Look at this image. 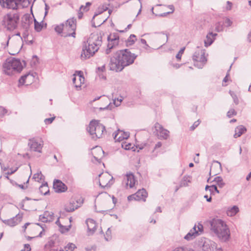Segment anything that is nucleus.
<instances>
[{
	"mask_svg": "<svg viewBox=\"0 0 251 251\" xmlns=\"http://www.w3.org/2000/svg\"><path fill=\"white\" fill-rule=\"evenodd\" d=\"M137 56L128 49L118 50L110 58L109 69L116 72H121L125 67L132 64Z\"/></svg>",
	"mask_w": 251,
	"mask_h": 251,
	"instance_id": "nucleus-1",
	"label": "nucleus"
},
{
	"mask_svg": "<svg viewBox=\"0 0 251 251\" xmlns=\"http://www.w3.org/2000/svg\"><path fill=\"white\" fill-rule=\"evenodd\" d=\"M102 44V36L98 33H92L86 42H84L80 57L85 60L93 56L98 51Z\"/></svg>",
	"mask_w": 251,
	"mask_h": 251,
	"instance_id": "nucleus-2",
	"label": "nucleus"
},
{
	"mask_svg": "<svg viewBox=\"0 0 251 251\" xmlns=\"http://www.w3.org/2000/svg\"><path fill=\"white\" fill-rule=\"evenodd\" d=\"M210 230L222 242L227 241L230 237V231L223 220L214 218L210 221Z\"/></svg>",
	"mask_w": 251,
	"mask_h": 251,
	"instance_id": "nucleus-3",
	"label": "nucleus"
},
{
	"mask_svg": "<svg viewBox=\"0 0 251 251\" xmlns=\"http://www.w3.org/2000/svg\"><path fill=\"white\" fill-rule=\"evenodd\" d=\"M4 73L8 75H11L14 72L20 73L23 69V66L20 59L15 58H7L2 65Z\"/></svg>",
	"mask_w": 251,
	"mask_h": 251,
	"instance_id": "nucleus-4",
	"label": "nucleus"
},
{
	"mask_svg": "<svg viewBox=\"0 0 251 251\" xmlns=\"http://www.w3.org/2000/svg\"><path fill=\"white\" fill-rule=\"evenodd\" d=\"M20 20V14L17 12L7 13L3 18V25L7 30L12 31L16 29Z\"/></svg>",
	"mask_w": 251,
	"mask_h": 251,
	"instance_id": "nucleus-5",
	"label": "nucleus"
},
{
	"mask_svg": "<svg viewBox=\"0 0 251 251\" xmlns=\"http://www.w3.org/2000/svg\"><path fill=\"white\" fill-rule=\"evenodd\" d=\"M87 130L92 136V138L96 140L102 137L103 132L105 131V127L98 121L93 120L90 122Z\"/></svg>",
	"mask_w": 251,
	"mask_h": 251,
	"instance_id": "nucleus-6",
	"label": "nucleus"
},
{
	"mask_svg": "<svg viewBox=\"0 0 251 251\" xmlns=\"http://www.w3.org/2000/svg\"><path fill=\"white\" fill-rule=\"evenodd\" d=\"M192 58L195 66L199 69L202 68L207 61V59L205 57L204 50L199 47H197V50L192 56Z\"/></svg>",
	"mask_w": 251,
	"mask_h": 251,
	"instance_id": "nucleus-7",
	"label": "nucleus"
},
{
	"mask_svg": "<svg viewBox=\"0 0 251 251\" xmlns=\"http://www.w3.org/2000/svg\"><path fill=\"white\" fill-rule=\"evenodd\" d=\"M29 4V0H7L6 7L13 10L17 9L19 5H22L23 7H27Z\"/></svg>",
	"mask_w": 251,
	"mask_h": 251,
	"instance_id": "nucleus-8",
	"label": "nucleus"
},
{
	"mask_svg": "<svg viewBox=\"0 0 251 251\" xmlns=\"http://www.w3.org/2000/svg\"><path fill=\"white\" fill-rule=\"evenodd\" d=\"M154 128L156 132V134L160 138H162L164 139H167L169 137V131L164 128L163 127L160 125L159 123H156L154 125Z\"/></svg>",
	"mask_w": 251,
	"mask_h": 251,
	"instance_id": "nucleus-9",
	"label": "nucleus"
},
{
	"mask_svg": "<svg viewBox=\"0 0 251 251\" xmlns=\"http://www.w3.org/2000/svg\"><path fill=\"white\" fill-rule=\"evenodd\" d=\"M203 251H223L221 248L217 249L215 242L210 240L205 241L202 246Z\"/></svg>",
	"mask_w": 251,
	"mask_h": 251,
	"instance_id": "nucleus-10",
	"label": "nucleus"
},
{
	"mask_svg": "<svg viewBox=\"0 0 251 251\" xmlns=\"http://www.w3.org/2000/svg\"><path fill=\"white\" fill-rule=\"evenodd\" d=\"M53 188L56 193H62L67 190V187L61 180L55 179L53 181Z\"/></svg>",
	"mask_w": 251,
	"mask_h": 251,
	"instance_id": "nucleus-11",
	"label": "nucleus"
},
{
	"mask_svg": "<svg viewBox=\"0 0 251 251\" xmlns=\"http://www.w3.org/2000/svg\"><path fill=\"white\" fill-rule=\"evenodd\" d=\"M83 203V200L79 199L78 201H76V202L74 201H70L69 205L65 206V210L67 212H71L77 209Z\"/></svg>",
	"mask_w": 251,
	"mask_h": 251,
	"instance_id": "nucleus-12",
	"label": "nucleus"
},
{
	"mask_svg": "<svg viewBox=\"0 0 251 251\" xmlns=\"http://www.w3.org/2000/svg\"><path fill=\"white\" fill-rule=\"evenodd\" d=\"M113 135L116 142H121L125 139H127L129 136V133L128 132H124L118 129L113 134Z\"/></svg>",
	"mask_w": 251,
	"mask_h": 251,
	"instance_id": "nucleus-13",
	"label": "nucleus"
},
{
	"mask_svg": "<svg viewBox=\"0 0 251 251\" xmlns=\"http://www.w3.org/2000/svg\"><path fill=\"white\" fill-rule=\"evenodd\" d=\"M28 145L31 151L39 152H41L43 145L41 143L38 142L35 139H30Z\"/></svg>",
	"mask_w": 251,
	"mask_h": 251,
	"instance_id": "nucleus-14",
	"label": "nucleus"
},
{
	"mask_svg": "<svg viewBox=\"0 0 251 251\" xmlns=\"http://www.w3.org/2000/svg\"><path fill=\"white\" fill-rule=\"evenodd\" d=\"M87 226V234L88 235H92L95 232L97 229V224L93 219H88L86 221Z\"/></svg>",
	"mask_w": 251,
	"mask_h": 251,
	"instance_id": "nucleus-15",
	"label": "nucleus"
},
{
	"mask_svg": "<svg viewBox=\"0 0 251 251\" xmlns=\"http://www.w3.org/2000/svg\"><path fill=\"white\" fill-rule=\"evenodd\" d=\"M53 213L48 211H45L43 215L39 216V220L44 223L51 222L53 220Z\"/></svg>",
	"mask_w": 251,
	"mask_h": 251,
	"instance_id": "nucleus-16",
	"label": "nucleus"
},
{
	"mask_svg": "<svg viewBox=\"0 0 251 251\" xmlns=\"http://www.w3.org/2000/svg\"><path fill=\"white\" fill-rule=\"evenodd\" d=\"M33 20L32 18L28 15H25L22 18V26L25 31L28 30L30 25L32 24Z\"/></svg>",
	"mask_w": 251,
	"mask_h": 251,
	"instance_id": "nucleus-17",
	"label": "nucleus"
},
{
	"mask_svg": "<svg viewBox=\"0 0 251 251\" xmlns=\"http://www.w3.org/2000/svg\"><path fill=\"white\" fill-rule=\"evenodd\" d=\"M76 20L75 18L69 19L66 21L65 27L68 30L75 31L76 28Z\"/></svg>",
	"mask_w": 251,
	"mask_h": 251,
	"instance_id": "nucleus-18",
	"label": "nucleus"
},
{
	"mask_svg": "<svg viewBox=\"0 0 251 251\" xmlns=\"http://www.w3.org/2000/svg\"><path fill=\"white\" fill-rule=\"evenodd\" d=\"M118 40V36H115L114 38L112 39H111L110 37H108L109 43L107 45V49L105 50L106 54H108L110 53L111 50L114 47V44H117Z\"/></svg>",
	"mask_w": 251,
	"mask_h": 251,
	"instance_id": "nucleus-19",
	"label": "nucleus"
},
{
	"mask_svg": "<svg viewBox=\"0 0 251 251\" xmlns=\"http://www.w3.org/2000/svg\"><path fill=\"white\" fill-rule=\"evenodd\" d=\"M59 245V239L56 236L50 238L48 242L45 245V247L55 248Z\"/></svg>",
	"mask_w": 251,
	"mask_h": 251,
	"instance_id": "nucleus-20",
	"label": "nucleus"
},
{
	"mask_svg": "<svg viewBox=\"0 0 251 251\" xmlns=\"http://www.w3.org/2000/svg\"><path fill=\"white\" fill-rule=\"evenodd\" d=\"M217 35V33L209 32L206 36V38L204 41V46L207 47L210 46L215 39V37Z\"/></svg>",
	"mask_w": 251,
	"mask_h": 251,
	"instance_id": "nucleus-21",
	"label": "nucleus"
},
{
	"mask_svg": "<svg viewBox=\"0 0 251 251\" xmlns=\"http://www.w3.org/2000/svg\"><path fill=\"white\" fill-rule=\"evenodd\" d=\"M196 225L189 231V232L184 236V238L186 239V240L190 241L194 238H195L196 237H197L198 235H199L200 234L198 233V231H197L196 229Z\"/></svg>",
	"mask_w": 251,
	"mask_h": 251,
	"instance_id": "nucleus-22",
	"label": "nucleus"
},
{
	"mask_svg": "<svg viewBox=\"0 0 251 251\" xmlns=\"http://www.w3.org/2000/svg\"><path fill=\"white\" fill-rule=\"evenodd\" d=\"M135 194L137 201L142 200L145 201L146 199L148 196V193L146 190L144 188L139 190Z\"/></svg>",
	"mask_w": 251,
	"mask_h": 251,
	"instance_id": "nucleus-23",
	"label": "nucleus"
},
{
	"mask_svg": "<svg viewBox=\"0 0 251 251\" xmlns=\"http://www.w3.org/2000/svg\"><path fill=\"white\" fill-rule=\"evenodd\" d=\"M127 182L126 185H129L130 188H132L135 183V176L132 173L127 174L126 176Z\"/></svg>",
	"mask_w": 251,
	"mask_h": 251,
	"instance_id": "nucleus-24",
	"label": "nucleus"
},
{
	"mask_svg": "<svg viewBox=\"0 0 251 251\" xmlns=\"http://www.w3.org/2000/svg\"><path fill=\"white\" fill-rule=\"evenodd\" d=\"M246 128L243 126L241 125L237 126L235 129L234 137L237 138L241 136L245 131H246Z\"/></svg>",
	"mask_w": 251,
	"mask_h": 251,
	"instance_id": "nucleus-25",
	"label": "nucleus"
},
{
	"mask_svg": "<svg viewBox=\"0 0 251 251\" xmlns=\"http://www.w3.org/2000/svg\"><path fill=\"white\" fill-rule=\"evenodd\" d=\"M18 215H19L18 214L16 216V217H13L12 218H10L9 219L4 220H2V221L5 224L8 225L9 226H15L18 224L17 219H16V218L17 217Z\"/></svg>",
	"mask_w": 251,
	"mask_h": 251,
	"instance_id": "nucleus-26",
	"label": "nucleus"
},
{
	"mask_svg": "<svg viewBox=\"0 0 251 251\" xmlns=\"http://www.w3.org/2000/svg\"><path fill=\"white\" fill-rule=\"evenodd\" d=\"M39 191L40 193L44 195H47L50 193L47 182H45L40 186Z\"/></svg>",
	"mask_w": 251,
	"mask_h": 251,
	"instance_id": "nucleus-27",
	"label": "nucleus"
},
{
	"mask_svg": "<svg viewBox=\"0 0 251 251\" xmlns=\"http://www.w3.org/2000/svg\"><path fill=\"white\" fill-rule=\"evenodd\" d=\"M239 212V208L234 205L227 210V215L229 216H233Z\"/></svg>",
	"mask_w": 251,
	"mask_h": 251,
	"instance_id": "nucleus-28",
	"label": "nucleus"
},
{
	"mask_svg": "<svg viewBox=\"0 0 251 251\" xmlns=\"http://www.w3.org/2000/svg\"><path fill=\"white\" fill-rule=\"evenodd\" d=\"M212 182H215L219 187L223 188L225 185V183L224 182L223 179L221 176H216Z\"/></svg>",
	"mask_w": 251,
	"mask_h": 251,
	"instance_id": "nucleus-29",
	"label": "nucleus"
},
{
	"mask_svg": "<svg viewBox=\"0 0 251 251\" xmlns=\"http://www.w3.org/2000/svg\"><path fill=\"white\" fill-rule=\"evenodd\" d=\"M190 182L191 180L190 179V177L187 176H185L183 177L182 180L180 182L179 187H186L188 185V183Z\"/></svg>",
	"mask_w": 251,
	"mask_h": 251,
	"instance_id": "nucleus-30",
	"label": "nucleus"
},
{
	"mask_svg": "<svg viewBox=\"0 0 251 251\" xmlns=\"http://www.w3.org/2000/svg\"><path fill=\"white\" fill-rule=\"evenodd\" d=\"M108 9V7L106 5H103L101 7H99L97 10L96 12L95 13L93 19H94L99 14H101L104 11H106Z\"/></svg>",
	"mask_w": 251,
	"mask_h": 251,
	"instance_id": "nucleus-31",
	"label": "nucleus"
},
{
	"mask_svg": "<svg viewBox=\"0 0 251 251\" xmlns=\"http://www.w3.org/2000/svg\"><path fill=\"white\" fill-rule=\"evenodd\" d=\"M34 29L37 32H40L43 28V24L41 23H39L35 19H34Z\"/></svg>",
	"mask_w": 251,
	"mask_h": 251,
	"instance_id": "nucleus-32",
	"label": "nucleus"
},
{
	"mask_svg": "<svg viewBox=\"0 0 251 251\" xmlns=\"http://www.w3.org/2000/svg\"><path fill=\"white\" fill-rule=\"evenodd\" d=\"M136 36L134 34H131L126 41L127 46H131L135 42Z\"/></svg>",
	"mask_w": 251,
	"mask_h": 251,
	"instance_id": "nucleus-33",
	"label": "nucleus"
},
{
	"mask_svg": "<svg viewBox=\"0 0 251 251\" xmlns=\"http://www.w3.org/2000/svg\"><path fill=\"white\" fill-rule=\"evenodd\" d=\"M65 28V24L62 23L59 25H56L54 28V30L57 33L61 34Z\"/></svg>",
	"mask_w": 251,
	"mask_h": 251,
	"instance_id": "nucleus-34",
	"label": "nucleus"
},
{
	"mask_svg": "<svg viewBox=\"0 0 251 251\" xmlns=\"http://www.w3.org/2000/svg\"><path fill=\"white\" fill-rule=\"evenodd\" d=\"M76 248L75 245L72 243H69L65 247L66 251H73Z\"/></svg>",
	"mask_w": 251,
	"mask_h": 251,
	"instance_id": "nucleus-35",
	"label": "nucleus"
},
{
	"mask_svg": "<svg viewBox=\"0 0 251 251\" xmlns=\"http://www.w3.org/2000/svg\"><path fill=\"white\" fill-rule=\"evenodd\" d=\"M105 240L107 241H110L112 238L111 231L110 228H108L104 235Z\"/></svg>",
	"mask_w": 251,
	"mask_h": 251,
	"instance_id": "nucleus-36",
	"label": "nucleus"
},
{
	"mask_svg": "<svg viewBox=\"0 0 251 251\" xmlns=\"http://www.w3.org/2000/svg\"><path fill=\"white\" fill-rule=\"evenodd\" d=\"M214 192L219 194L220 193L219 191L218 190L217 187L216 185H212L210 186L209 192L210 194H214Z\"/></svg>",
	"mask_w": 251,
	"mask_h": 251,
	"instance_id": "nucleus-37",
	"label": "nucleus"
},
{
	"mask_svg": "<svg viewBox=\"0 0 251 251\" xmlns=\"http://www.w3.org/2000/svg\"><path fill=\"white\" fill-rule=\"evenodd\" d=\"M161 35L160 38L163 39L164 40V42L163 43V44L162 45H161L157 49H159V48H161L163 45H164L166 44V43H167V42L168 41V36L167 34H165L163 32H161Z\"/></svg>",
	"mask_w": 251,
	"mask_h": 251,
	"instance_id": "nucleus-38",
	"label": "nucleus"
},
{
	"mask_svg": "<svg viewBox=\"0 0 251 251\" xmlns=\"http://www.w3.org/2000/svg\"><path fill=\"white\" fill-rule=\"evenodd\" d=\"M121 146L126 150H129L132 148V145L130 143L127 144L126 142H122Z\"/></svg>",
	"mask_w": 251,
	"mask_h": 251,
	"instance_id": "nucleus-39",
	"label": "nucleus"
},
{
	"mask_svg": "<svg viewBox=\"0 0 251 251\" xmlns=\"http://www.w3.org/2000/svg\"><path fill=\"white\" fill-rule=\"evenodd\" d=\"M29 75V74H25L21 76L19 80V83L20 85H24L25 83V80L26 77Z\"/></svg>",
	"mask_w": 251,
	"mask_h": 251,
	"instance_id": "nucleus-40",
	"label": "nucleus"
},
{
	"mask_svg": "<svg viewBox=\"0 0 251 251\" xmlns=\"http://www.w3.org/2000/svg\"><path fill=\"white\" fill-rule=\"evenodd\" d=\"M7 112V110L3 106H0V118L3 117Z\"/></svg>",
	"mask_w": 251,
	"mask_h": 251,
	"instance_id": "nucleus-41",
	"label": "nucleus"
},
{
	"mask_svg": "<svg viewBox=\"0 0 251 251\" xmlns=\"http://www.w3.org/2000/svg\"><path fill=\"white\" fill-rule=\"evenodd\" d=\"M38 59H39L36 55H33L32 61H31V65L32 66H36L38 62Z\"/></svg>",
	"mask_w": 251,
	"mask_h": 251,
	"instance_id": "nucleus-42",
	"label": "nucleus"
},
{
	"mask_svg": "<svg viewBox=\"0 0 251 251\" xmlns=\"http://www.w3.org/2000/svg\"><path fill=\"white\" fill-rule=\"evenodd\" d=\"M237 114V112L234 109H230L227 113V116L228 118L232 117L233 115H236Z\"/></svg>",
	"mask_w": 251,
	"mask_h": 251,
	"instance_id": "nucleus-43",
	"label": "nucleus"
},
{
	"mask_svg": "<svg viewBox=\"0 0 251 251\" xmlns=\"http://www.w3.org/2000/svg\"><path fill=\"white\" fill-rule=\"evenodd\" d=\"M91 5V3L87 2L86 3L85 6L81 5L80 7V9H83L85 11H87L89 9V7Z\"/></svg>",
	"mask_w": 251,
	"mask_h": 251,
	"instance_id": "nucleus-44",
	"label": "nucleus"
},
{
	"mask_svg": "<svg viewBox=\"0 0 251 251\" xmlns=\"http://www.w3.org/2000/svg\"><path fill=\"white\" fill-rule=\"evenodd\" d=\"M215 30L217 32H221L223 30V26L220 23L216 24Z\"/></svg>",
	"mask_w": 251,
	"mask_h": 251,
	"instance_id": "nucleus-45",
	"label": "nucleus"
},
{
	"mask_svg": "<svg viewBox=\"0 0 251 251\" xmlns=\"http://www.w3.org/2000/svg\"><path fill=\"white\" fill-rule=\"evenodd\" d=\"M77 78L79 79V80L80 81V84H79V85L75 84V87L76 88L80 87L81 84L82 83H83L84 81V77L83 76H81V75L77 76Z\"/></svg>",
	"mask_w": 251,
	"mask_h": 251,
	"instance_id": "nucleus-46",
	"label": "nucleus"
},
{
	"mask_svg": "<svg viewBox=\"0 0 251 251\" xmlns=\"http://www.w3.org/2000/svg\"><path fill=\"white\" fill-rule=\"evenodd\" d=\"M184 50H185V48H182L180 50L179 52L176 55V59H177L178 60H180L181 59V55L183 54V53L184 52Z\"/></svg>",
	"mask_w": 251,
	"mask_h": 251,
	"instance_id": "nucleus-47",
	"label": "nucleus"
},
{
	"mask_svg": "<svg viewBox=\"0 0 251 251\" xmlns=\"http://www.w3.org/2000/svg\"><path fill=\"white\" fill-rule=\"evenodd\" d=\"M201 121L200 120L196 121L193 125L190 127V129L192 130H194L200 124Z\"/></svg>",
	"mask_w": 251,
	"mask_h": 251,
	"instance_id": "nucleus-48",
	"label": "nucleus"
},
{
	"mask_svg": "<svg viewBox=\"0 0 251 251\" xmlns=\"http://www.w3.org/2000/svg\"><path fill=\"white\" fill-rule=\"evenodd\" d=\"M173 251H194L193 250H188L186 248L184 247H178L176 248Z\"/></svg>",
	"mask_w": 251,
	"mask_h": 251,
	"instance_id": "nucleus-49",
	"label": "nucleus"
},
{
	"mask_svg": "<svg viewBox=\"0 0 251 251\" xmlns=\"http://www.w3.org/2000/svg\"><path fill=\"white\" fill-rule=\"evenodd\" d=\"M94 149L95 151L100 153H102L103 154L104 153V151L102 150V149L100 147H96L95 148H93Z\"/></svg>",
	"mask_w": 251,
	"mask_h": 251,
	"instance_id": "nucleus-50",
	"label": "nucleus"
},
{
	"mask_svg": "<svg viewBox=\"0 0 251 251\" xmlns=\"http://www.w3.org/2000/svg\"><path fill=\"white\" fill-rule=\"evenodd\" d=\"M54 119H55V117L47 118V119H45L44 122L46 124H51L53 122V121L54 120Z\"/></svg>",
	"mask_w": 251,
	"mask_h": 251,
	"instance_id": "nucleus-51",
	"label": "nucleus"
},
{
	"mask_svg": "<svg viewBox=\"0 0 251 251\" xmlns=\"http://www.w3.org/2000/svg\"><path fill=\"white\" fill-rule=\"evenodd\" d=\"M113 107V105L111 103H110L107 106H106V107H100V110H106V109H109V110H111L112 109V108Z\"/></svg>",
	"mask_w": 251,
	"mask_h": 251,
	"instance_id": "nucleus-52",
	"label": "nucleus"
},
{
	"mask_svg": "<svg viewBox=\"0 0 251 251\" xmlns=\"http://www.w3.org/2000/svg\"><path fill=\"white\" fill-rule=\"evenodd\" d=\"M31 248L29 244H26L24 245V249H22L21 251H30Z\"/></svg>",
	"mask_w": 251,
	"mask_h": 251,
	"instance_id": "nucleus-53",
	"label": "nucleus"
},
{
	"mask_svg": "<svg viewBox=\"0 0 251 251\" xmlns=\"http://www.w3.org/2000/svg\"><path fill=\"white\" fill-rule=\"evenodd\" d=\"M122 101V99H117V101H116V100H114L113 104L115 106L117 107L120 105Z\"/></svg>",
	"mask_w": 251,
	"mask_h": 251,
	"instance_id": "nucleus-54",
	"label": "nucleus"
},
{
	"mask_svg": "<svg viewBox=\"0 0 251 251\" xmlns=\"http://www.w3.org/2000/svg\"><path fill=\"white\" fill-rule=\"evenodd\" d=\"M143 48L147 50L148 52H152L153 49L151 48L148 44H146L145 45L144 47H143Z\"/></svg>",
	"mask_w": 251,
	"mask_h": 251,
	"instance_id": "nucleus-55",
	"label": "nucleus"
},
{
	"mask_svg": "<svg viewBox=\"0 0 251 251\" xmlns=\"http://www.w3.org/2000/svg\"><path fill=\"white\" fill-rule=\"evenodd\" d=\"M71 226L70 225L68 227L64 226V227L60 228V230L61 232L64 233L67 231H68L71 228Z\"/></svg>",
	"mask_w": 251,
	"mask_h": 251,
	"instance_id": "nucleus-56",
	"label": "nucleus"
},
{
	"mask_svg": "<svg viewBox=\"0 0 251 251\" xmlns=\"http://www.w3.org/2000/svg\"><path fill=\"white\" fill-rule=\"evenodd\" d=\"M225 24H226V26H230L232 22L229 18H226L225 21Z\"/></svg>",
	"mask_w": 251,
	"mask_h": 251,
	"instance_id": "nucleus-57",
	"label": "nucleus"
},
{
	"mask_svg": "<svg viewBox=\"0 0 251 251\" xmlns=\"http://www.w3.org/2000/svg\"><path fill=\"white\" fill-rule=\"evenodd\" d=\"M136 195L135 194H133V195H131L129 196H128L127 197V200L129 201H132V200H135V201H137V200L136 199Z\"/></svg>",
	"mask_w": 251,
	"mask_h": 251,
	"instance_id": "nucleus-58",
	"label": "nucleus"
},
{
	"mask_svg": "<svg viewBox=\"0 0 251 251\" xmlns=\"http://www.w3.org/2000/svg\"><path fill=\"white\" fill-rule=\"evenodd\" d=\"M43 176V175L42 174L41 172H40L39 173H37L34 175L33 176V179H34L36 180V179H38L39 180V176Z\"/></svg>",
	"mask_w": 251,
	"mask_h": 251,
	"instance_id": "nucleus-59",
	"label": "nucleus"
},
{
	"mask_svg": "<svg viewBox=\"0 0 251 251\" xmlns=\"http://www.w3.org/2000/svg\"><path fill=\"white\" fill-rule=\"evenodd\" d=\"M85 251H92L93 250L95 251L96 250V246H92L90 248V247H87V248H85Z\"/></svg>",
	"mask_w": 251,
	"mask_h": 251,
	"instance_id": "nucleus-60",
	"label": "nucleus"
},
{
	"mask_svg": "<svg viewBox=\"0 0 251 251\" xmlns=\"http://www.w3.org/2000/svg\"><path fill=\"white\" fill-rule=\"evenodd\" d=\"M0 4L2 7H6L7 5V0H0Z\"/></svg>",
	"mask_w": 251,
	"mask_h": 251,
	"instance_id": "nucleus-61",
	"label": "nucleus"
},
{
	"mask_svg": "<svg viewBox=\"0 0 251 251\" xmlns=\"http://www.w3.org/2000/svg\"><path fill=\"white\" fill-rule=\"evenodd\" d=\"M198 230H197V231H198V232H200L201 233L203 231V226L201 225V224H199V225L198 226Z\"/></svg>",
	"mask_w": 251,
	"mask_h": 251,
	"instance_id": "nucleus-62",
	"label": "nucleus"
},
{
	"mask_svg": "<svg viewBox=\"0 0 251 251\" xmlns=\"http://www.w3.org/2000/svg\"><path fill=\"white\" fill-rule=\"evenodd\" d=\"M233 100V101L235 103L236 105H237L239 104V100H238V98L237 96H234L233 98H232Z\"/></svg>",
	"mask_w": 251,
	"mask_h": 251,
	"instance_id": "nucleus-63",
	"label": "nucleus"
},
{
	"mask_svg": "<svg viewBox=\"0 0 251 251\" xmlns=\"http://www.w3.org/2000/svg\"><path fill=\"white\" fill-rule=\"evenodd\" d=\"M227 7L226 9L227 10H230L232 5V2H230L229 1H227Z\"/></svg>",
	"mask_w": 251,
	"mask_h": 251,
	"instance_id": "nucleus-64",
	"label": "nucleus"
}]
</instances>
